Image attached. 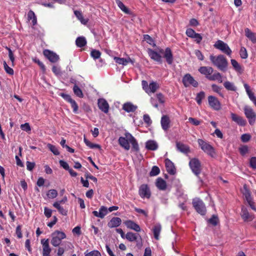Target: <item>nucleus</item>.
Returning <instances> with one entry per match:
<instances>
[{
  "instance_id": "obj_1",
  "label": "nucleus",
  "mask_w": 256,
  "mask_h": 256,
  "mask_svg": "<svg viewBox=\"0 0 256 256\" xmlns=\"http://www.w3.org/2000/svg\"><path fill=\"white\" fill-rule=\"evenodd\" d=\"M148 53L151 59L160 64H162V57L160 54H164V58L166 59V62L168 64H172L173 62V54L170 48H166L164 50L160 48L158 52L151 48H148Z\"/></svg>"
},
{
  "instance_id": "obj_2",
  "label": "nucleus",
  "mask_w": 256,
  "mask_h": 256,
  "mask_svg": "<svg viewBox=\"0 0 256 256\" xmlns=\"http://www.w3.org/2000/svg\"><path fill=\"white\" fill-rule=\"evenodd\" d=\"M210 60L212 64L219 70L224 72L226 70L228 66V62L224 55L219 54L215 56L212 54L210 56Z\"/></svg>"
},
{
  "instance_id": "obj_3",
  "label": "nucleus",
  "mask_w": 256,
  "mask_h": 256,
  "mask_svg": "<svg viewBox=\"0 0 256 256\" xmlns=\"http://www.w3.org/2000/svg\"><path fill=\"white\" fill-rule=\"evenodd\" d=\"M198 142L200 148L208 155L214 158L216 153L214 148L209 142L202 140L198 139Z\"/></svg>"
},
{
  "instance_id": "obj_4",
  "label": "nucleus",
  "mask_w": 256,
  "mask_h": 256,
  "mask_svg": "<svg viewBox=\"0 0 256 256\" xmlns=\"http://www.w3.org/2000/svg\"><path fill=\"white\" fill-rule=\"evenodd\" d=\"M142 86L144 92L149 95L150 94L154 93L160 88L159 84L157 82L154 81H152L150 84H148L147 81L142 80Z\"/></svg>"
},
{
  "instance_id": "obj_5",
  "label": "nucleus",
  "mask_w": 256,
  "mask_h": 256,
  "mask_svg": "<svg viewBox=\"0 0 256 256\" xmlns=\"http://www.w3.org/2000/svg\"><path fill=\"white\" fill-rule=\"evenodd\" d=\"M192 206L196 212L202 216L206 214V209L203 201L199 198H196L192 200Z\"/></svg>"
},
{
  "instance_id": "obj_6",
  "label": "nucleus",
  "mask_w": 256,
  "mask_h": 256,
  "mask_svg": "<svg viewBox=\"0 0 256 256\" xmlns=\"http://www.w3.org/2000/svg\"><path fill=\"white\" fill-rule=\"evenodd\" d=\"M189 166L192 172L198 176L202 171L201 163L197 158H192L189 162Z\"/></svg>"
},
{
  "instance_id": "obj_7",
  "label": "nucleus",
  "mask_w": 256,
  "mask_h": 256,
  "mask_svg": "<svg viewBox=\"0 0 256 256\" xmlns=\"http://www.w3.org/2000/svg\"><path fill=\"white\" fill-rule=\"evenodd\" d=\"M66 238V235L64 232L56 231L52 234L51 244L54 246H58L61 243L62 240Z\"/></svg>"
},
{
  "instance_id": "obj_8",
  "label": "nucleus",
  "mask_w": 256,
  "mask_h": 256,
  "mask_svg": "<svg viewBox=\"0 0 256 256\" xmlns=\"http://www.w3.org/2000/svg\"><path fill=\"white\" fill-rule=\"evenodd\" d=\"M214 46L228 56H230L232 53L228 44L221 40H218L214 44Z\"/></svg>"
},
{
  "instance_id": "obj_9",
  "label": "nucleus",
  "mask_w": 256,
  "mask_h": 256,
  "mask_svg": "<svg viewBox=\"0 0 256 256\" xmlns=\"http://www.w3.org/2000/svg\"><path fill=\"white\" fill-rule=\"evenodd\" d=\"M244 114L248 119L250 125L252 126L256 122V114L249 106H246L244 108Z\"/></svg>"
},
{
  "instance_id": "obj_10",
  "label": "nucleus",
  "mask_w": 256,
  "mask_h": 256,
  "mask_svg": "<svg viewBox=\"0 0 256 256\" xmlns=\"http://www.w3.org/2000/svg\"><path fill=\"white\" fill-rule=\"evenodd\" d=\"M182 82L186 88L190 86L196 88L198 85V82L190 74H186L183 76Z\"/></svg>"
},
{
  "instance_id": "obj_11",
  "label": "nucleus",
  "mask_w": 256,
  "mask_h": 256,
  "mask_svg": "<svg viewBox=\"0 0 256 256\" xmlns=\"http://www.w3.org/2000/svg\"><path fill=\"white\" fill-rule=\"evenodd\" d=\"M208 99L209 106L212 109L216 110H219L221 109V104L218 98L212 96H210Z\"/></svg>"
},
{
  "instance_id": "obj_12",
  "label": "nucleus",
  "mask_w": 256,
  "mask_h": 256,
  "mask_svg": "<svg viewBox=\"0 0 256 256\" xmlns=\"http://www.w3.org/2000/svg\"><path fill=\"white\" fill-rule=\"evenodd\" d=\"M138 194L142 198H150L151 192L148 184H142L140 186L138 190Z\"/></svg>"
},
{
  "instance_id": "obj_13",
  "label": "nucleus",
  "mask_w": 256,
  "mask_h": 256,
  "mask_svg": "<svg viewBox=\"0 0 256 256\" xmlns=\"http://www.w3.org/2000/svg\"><path fill=\"white\" fill-rule=\"evenodd\" d=\"M44 55L52 62H56L59 59L58 56L48 50H45L43 52Z\"/></svg>"
},
{
  "instance_id": "obj_14",
  "label": "nucleus",
  "mask_w": 256,
  "mask_h": 256,
  "mask_svg": "<svg viewBox=\"0 0 256 256\" xmlns=\"http://www.w3.org/2000/svg\"><path fill=\"white\" fill-rule=\"evenodd\" d=\"M40 242L42 246V256H50L52 250L49 245L48 239H42Z\"/></svg>"
},
{
  "instance_id": "obj_15",
  "label": "nucleus",
  "mask_w": 256,
  "mask_h": 256,
  "mask_svg": "<svg viewBox=\"0 0 256 256\" xmlns=\"http://www.w3.org/2000/svg\"><path fill=\"white\" fill-rule=\"evenodd\" d=\"M130 134L129 132H126L124 135L125 137L120 136L119 138L118 142L119 144L126 150H129L130 148V146L129 139L127 138L126 134Z\"/></svg>"
},
{
  "instance_id": "obj_16",
  "label": "nucleus",
  "mask_w": 256,
  "mask_h": 256,
  "mask_svg": "<svg viewBox=\"0 0 256 256\" xmlns=\"http://www.w3.org/2000/svg\"><path fill=\"white\" fill-rule=\"evenodd\" d=\"M214 68L210 66H200L198 71L202 74L204 75L206 78L208 80V78L214 72Z\"/></svg>"
},
{
  "instance_id": "obj_17",
  "label": "nucleus",
  "mask_w": 256,
  "mask_h": 256,
  "mask_svg": "<svg viewBox=\"0 0 256 256\" xmlns=\"http://www.w3.org/2000/svg\"><path fill=\"white\" fill-rule=\"evenodd\" d=\"M240 216L244 222H250L254 218L252 215L249 213L248 209L244 206L242 207Z\"/></svg>"
},
{
  "instance_id": "obj_18",
  "label": "nucleus",
  "mask_w": 256,
  "mask_h": 256,
  "mask_svg": "<svg viewBox=\"0 0 256 256\" xmlns=\"http://www.w3.org/2000/svg\"><path fill=\"white\" fill-rule=\"evenodd\" d=\"M98 107L104 112L106 114L109 110V105L106 100L104 98H100L98 100Z\"/></svg>"
},
{
  "instance_id": "obj_19",
  "label": "nucleus",
  "mask_w": 256,
  "mask_h": 256,
  "mask_svg": "<svg viewBox=\"0 0 256 256\" xmlns=\"http://www.w3.org/2000/svg\"><path fill=\"white\" fill-rule=\"evenodd\" d=\"M230 115L232 120L239 126H244L246 124V121L242 117L234 113H231Z\"/></svg>"
},
{
  "instance_id": "obj_20",
  "label": "nucleus",
  "mask_w": 256,
  "mask_h": 256,
  "mask_svg": "<svg viewBox=\"0 0 256 256\" xmlns=\"http://www.w3.org/2000/svg\"><path fill=\"white\" fill-rule=\"evenodd\" d=\"M170 118L167 115H164L161 118L160 124L162 128L166 131L170 128Z\"/></svg>"
},
{
  "instance_id": "obj_21",
  "label": "nucleus",
  "mask_w": 256,
  "mask_h": 256,
  "mask_svg": "<svg viewBox=\"0 0 256 256\" xmlns=\"http://www.w3.org/2000/svg\"><path fill=\"white\" fill-rule=\"evenodd\" d=\"M165 165L166 171L170 174H174L176 173V168L174 163L169 159L165 160Z\"/></svg>"
},
{
  "instance_id": "obj_22",
  "label": "nucleus",
  "mask_w": 256,
  "mask_h": 256,
  "mask_svg": "<svg viewBox=\"0 0 256 256\" xmlns=\"http://www.w3.org/2000/svg\"><path fill=\"white\" fill-rule=\"evenodd\" d=\"M124 224L130 229L133 230L136 232L140 231V226L132 220H126Z\"/></svg>"
},
{
  "instance_id": "obj_23",
  "label": "nucleus",
  "mask_w": 256,
  "mask_h": 256,
  "mask_svg": "<svg viewBox=\"0 0 256 256\" xmlns=\"http://www.w3.org/2000/svg\"><path fill=\"white\" fill-rule=\"evenodd\" d=\"M126 136L127 138L129 139V142L132 145V150L136 152H138L140 148L136 139L130 134H128Z\"/></svg>"
},
{
  "instance_id": "obj_24",
  "label": "nucleus",
  "mask_w": 256,
  "mask_h": 256,
  "mask_svg": "<svg viewBox=\"0 0 256 256\" xmlns=\"http://www.w3.org/2000/svg\"><path fill=\"white\" fill-rule=\"evenodd\" d=\"M122 220L120 218L114 217L108 223V226L110 228H116L120 226Z\"/></svg>"
},
{
  "instance_id": "obj_25",
  "label": "nucleus",
  "mask_w": 256,
  "mask_h": 256,
  "mask_svg": "<svg viewBox=\"0 0 256 256\" xmlns=\"http://www.w3.org/2000/svg\"><path fill=\"white\" fill-rule=\"evenodd\" d=\"M244 88L246 90L247 94L249 98L254 102V104L256 106V97L254 96V94L252 92L250 87L248 84L245 83L244 84Z\"/></svg>"
},
{
  "instance_id": "obj_26",
  "label": "nucleus",
  "mask_w": 256,
  "mask_h": 256,
  "mask_svg": "<svg viewBox=\"0 0 256 256\" xmlns=\"http://www.w3.org/2000/svg\"><path fill=\"white\" fill-rule=\"evenodd\" d=\"M246 36L250 40L253 44H256V34L252 32L248 28H246L244 30Z\"/></svg>"
},
{
  "instance_id": "obj_27",
  "label": "nucleus",
  "mask_w": 256,
  "mask_h": 256,
  "mask_svg": "<svg viewBox=\"0 0 256 256\" xmlns=\"http://www.w3.org/2000/svg\"><path fill=\"white\" fill-rule=\"evenodd\" d=\"M156 185L160 190H166L167 186L166 182L162 178H158L156 179Z\"/></svg>"
},
{
  "instance_id": "obj_28",
  "label": "nucleus",
  "mask_w": 256,
  "mask_h": 256,
  "mask_svg": "<svg viewBox=\"0 0 256 256\" xmlns=\"http://www.w3.org/2000/svg\"><path fill=\"white\" fill-rule=\"evenodd\" d=\"M116 62L123 66L127 65L129 62L133 63L132 60H131L130 58H120L118 57L115 56L114 58Z\"/></svg>"
},
{
  "instance_id": "obj_29",
  "label": "nucleus",
  "mask_w": 256,
  "mask_h": 256,
  "mask_svg": "<svg viewBox=\"0 0 256 256\" xmlns=\"http://www.w3.org/2000/svg\"><path fill=\"white\" fill-rule=\"evenodd\" d=\"M122 108L128 112H134L137 109V106L130 102H126L123 104Z\"/></svg>"
},
{
  "instance_id": "obj_30",
  "label": "nucleus",
  "mask_w": 256,
  "mask_h": 256,
  "mask_svg": "<svg viewBox=\"0 0 256 256\" xmlns=\"http://www.w3.org/2000/svg\"><path fill=\"white\" fill-rule=\"evenodd\" d=\"M146 148L148 150H156L158 148V145L154 140H149L146 143Z\"/></svg>"
},
{
  "instance_id": "obj_31",
  "label": "nucleus",
  "mask_w": 256,
  "mask_h": 256,
  "mask_svg": "<svg viewBox=\"0 0 256 256\" xmlns=\"http://www.w3.org/2000/svg\"><path fill=\"white\" fill-rule=\"evenodd\" d=\"M162 230L161 225L159 224H156L152 228L154 238L156 240H158L160 239V234Z\"/></svg>"
},
{
  "instance_id": "obj_32",
  "label": "nucleus",
  "mask_w": 256,
  "mask_h": 256,
  "mask_svg": "<svg viewBox=\"0 0 256 256\" xmlns=\"http://www.w3.org/2000/svg\"><path fill=\"white\" fill-rule=\"evenodd\" d=\"M208 80L212 81L218 80L220 83L222 82V76L218 72H216L212 75L211 74L210 76L208 78Z\"/></svg>"
},
{
  "instance_id": "obj_33",
  "label": "nucleus",
  "mask_w": 256,
  "mask_h": 256,
  "mask_svg": "<svg viewBox=\"0 0 256 256\" xmlns=\"http://www.w3.org/2000/svg\"><path fill=\"white\" fill-rule=\"evenodd\" d=\"M86 43V40L84 36H79L76 40V44L78 48L84 46Z\"/></svg>"
},
{
  "instance_id": "obj_34",
  "label": "nucleus",
  "mask_w": 256,
  "mask_h": 256,
  "mask_svg": "<svg viewBox=\"0 0 256 256\" xmlns=\"http://www.w3.org/2000/svg\"><path fill=\"white\" fill-rule=\"evenodd\" d=\"M28 20H32V26H34L36 24H37L36 16L34 12L32 10H30L28 12Z\"/></svg>"
},
{
  "instance_id": "obj_35",
  "label": "nucleus",
  "mask_w": 256,
  "mask_h": 256,
  "mask_svg": "<svg viewBox=\"0 0 256 256\" xmlns=\"http://www.w3.org/2000/svg\"><path fill=\"white\" fill-rule=\"evenodd\" d=\"M176 148L178 150L182 152L188 153L190 152L189 147L182 143L177 142Z\"/></svg>"
},
{
  "instance_id": "obj_36",
  "label": "nucleus",
  "mask_w": 256,
  "mask_h": 256,
  "mask_svg": "<svg viewBox=\"0 0 256 256\" xmlns=\"http://www.w3.org/2000/svg\"><path fill=\"white\" fill-rule=\"evenodd\" d=\"M224 86L228 90L236 92L237 90L234 84L229 81L225 82L224 83Z\"/></svg>"
},
{
  "instance_id": "obj_37",
  "label": "nucleus",
  "mask_w": 256,
  "mask_h": 256,
  "mask_svg": "<svg viewBox=\"0 0 256 256\" xmlns=\"http://www.w3.org/2000/svg\"><path fill=\"white\" fill-rule=\"evenodd\" d=\"M53 206H54L55 208H56L58 212L62 214V216H66L68 214V210H65L62 206L60 205L57 202H54L52 204Z\"/></svg>"
},
{
  "instance_id": "obj_38",
  "label": "nucleus",
  "mask_w": 256,
  "mask_h": 256,
  "mask_svg": "<svg viewBox=\"0 0 256 256\" xmlns=\"http://www.w3.org/2000/svg\"><path fill=\"white\" fill-rule=\"evenodd\" d=\"M74 14L82 24H86L88 22V20L84 18L82 14L80 11L76 10L74 11Z\"/></svg>"
},
{
  "instance_id": "obj_39",
  "label": "nucleus",
  "mask_w": 256,
  "mask_h": 256,
  "mask_svg": "<svg viewBox=\"0 0 256 256\" xmlns=\"http://www.w3.org/2000/svg\"><path fill=\"white\" fill-rule=\"evenodd\" d=\"M242 194L246 202L252 199V198L251 196L250 192V190L248 188L246 185L244 186V191L242 192Z\"/></svg>"
},
{
  "instance_id": "obj_40",
  "label": "nucleus",
  "mask_w": 256,
  "mask_h": 256,
  "mask_svg": "<svg viewBox=\"0 0 256 256\" xmlns=\"http://www.w3.org/2000/svg\"><path fill=\"white\" fill-rule=\"evenodd\" d=\"M232 65V66L234 70L238 72L241 73L242 71L241 66L238 62L234 59L230 60Z\"/></svg>"
},
{
  "instance_id": "obj_41",
  "label": "nucleus",
  "mask_w": 256,
  "mask_h": 256,
  "mask_svg": "<svg viewBox=\"0 0 256 256\" xmlns=\"http://www.w3.org/2000/svg\"><path fill=\"white\" fill-rule=\"evenodd\" d=\"M116 3L119 8L124 13L126 14H130V10L125 6V5L120 0H116Z\"/></svg>"
},
{
  "instance_id": "obj_42",
  "label": "nucleus",
  "mask_w": 256,
  "mask_h": 256,
  "mask_svg": "<svg viewBox=\"0 0 256 256\" xmlns=\"http://www.w3.org/2000/svg\"><path fill=\"white\" fill-rule=\"evenodd\" d=\"M73 92L74 94L78 97L82 98L84 97V94L82 90L78 87V86L74 84L73 87Z\"/></svg>"
},
{
  "instance_id": "obj_43",
  "label": "nucleus",
  "mask_w": 256,
  "mask_h": 256,
  "mask_svg": "<svg viewBox=\"0 0 256 256\" xmlns=\"http://www.w3.org/2000/svg\"><path fill=\"white\" fill-rule=\"evenodd\" d=\"M84 142L90 148H100V145L91 142L86 138H84Z\"/></svg>"
},
{
  "instance_id": "obj_44",
  "label": "nucleus",
  "mask_w": 256,
  "mask_h": 256,
  "mask_svg": "<svg viewBox=\"0 0 256 256\" xmlns=\"http://www.w3.org/2000/svg\"><path fill=\"white\" fill-rule=\"evenodd\" d=\"M204 97L205 93L203 91H201L199 93L197 94L196 98V100L198 105H200L202 104V100L204 99Z\"/></svg>"
},
{
  "instance_id": "obj_45",
  "label": "nucleus",
  "mask_w": 256,
  "mask_h": 256,
  "mask_svg": "<svg viewBox=\"0 0 256 256\" xmlns=\"http://www.w3.org/2000/svg\"><path fill=\"white\" fill-rule=\"evenodd\" d=\"M126 238L130 242H134L136 240L137 236L132 232H128L126 234Z\"/></svg>"
},
{
  "instance_id": "obj_46",
  "label": "nucleus",
  "mask_w": 256,
  "mask_h": 256,
  "mask_svg": "<svg viewBox=\"0 0 256 256\" xmlns=\"http://www.w3.org/2000/svg\"><path fill=\"white\" fill-rule=\"evenodd\" d=\"M47 147L56 156H58L60 154V152L55 146L50 144H47Z\"/></svg>"
},
{
  "instance_id": "obj_47",
  "label": "nucleus",
  "mask_w": 256,
  "mask_h": 256,
  "mask_svg": "<svg viewBox=\"0 0 256 256\" xmlns=\"http://www.w3.org/2000/svg\"><path fill=\"white\" fill-rule=\"evenodd\" d=\"M108 214V209L104 206H102L98 212V214L100 215V218H104Z\"/></svg>"
},
{
  "instance_id": "obj_48",
  "label": "nucleus",
  "mask_w": 256,
  "mask_h": 256,
  "mask_svg": "<svg viewBox=\"0 0 256 256\" xmlns=\"http://www.w3.org/2000/svg\"><path fill=\"white\" fill-rule=\"evenodd\" d=\"M58 192L54 189L49 190L47 192V196L50 198H54L58 196Z\"/></svg>"
},
{
  "instance_id": "obj_49",
  "label": "nucleus",
  "mask_w": 256,
  "mask_h": 256,
  "mask_svg": "<svg viewBox=\"0 0 256 256\" xmlns=\"http://www.w3.org/2000/svg\"><path fill=\"white\" fill-rule=\"evenodd\" d=\"M240 154L242 156H245L248 152V148L246 145H243L238 148Z\"/></svg>"
},
{
  "instance_id": "obj_50",
  "label": "nucleus",
  "mask_w": 256,
  "mask_h": 256,
  "mask_svg": "<svg viewBox=\"0 0 256 256\" xmlns=\"http://www.w3.org/2000/svg\"><path fill=\"white\" fill-rule=\"evenodd\" d=\"M160 172V170L157 166H152V170L150 172V176H154L158 175Z\"/></svg>"
},
{
  "instance_id": "obj_51",
  "label": "nucleus",
  "mask_w": 256,
  "mask_h": 256,
  "mask_svg": "<svg viewBox=\"0 0 256 256\" xmlns=\"http://www.w3.org/2000/svg\"><path fill=\"white\" fill-rule=\"evenodd\" d=\"M240 55L242 58L246 59L248 57L246 49L244 46H242L240 50Z\"/></svg>"
},
{
  "instance_id": "obj_52",
  "label": "nucleus",
  "mask_w": 256,
  "mask_h": 256,
  "mask_svg": "<svg viewBox=\"0 0 256 256\" xmlns=\"http://www.w3.org/2000/svg\"><path fill=\"white\" fill-rule=\"evenodd\" d=\"M4 68L6 71V72L11 76H12L14 74V70L12 68H10L6 64V62L4 61Z\"/></svg>"
},
{
  "instance_id": "obj_53",
  "label": "nucleus",
  "mask_w": 256,
  "mask_h": 256,
  "mask_svg": "<svg viewBox=\"0 0 256 256\" xmlns=\"http://www.w3.org/2000/svg\"><path fill=\"white\" fill-rule=\"evenodd\" d=\"M208 222L214 226H216L218 222V217L216 216L213 215L212 218L209 219Z\"/></svg>"
},
{
  "instance_id": "obj_54",
  "label": "nucleus",
  "mask_w": 256,
  "mask_h": 256,
  "mask_svg": "<svg viewBox=\"0 0 256 256\" xmlns=\"http://www.w3.org/2000/svg\"><path fill=\"white\" fill-rule=\"evenodd\" d=\"M90 55L94 59H98L100 58L101 52L98 50H93L91 51Z\"/></svg>"
},
{
  "instance_id": "obj_55",
  "label": "nucleus",
  "mask_w": 256,
  "mask_h": 256,
  "mask_svg": "<svg viewBox=\"0 0 256 256\" xmlns=\"http://www.w3.org/2000/svg\"><path fill=\"white\" fill-rule=\"evenodd\" d=\"M70 104L71 106H72V108L73 109V112L74 114H77L78 113V104L76 102V101L72 99L70 101Z\"/></svg>"
},
{
  "instance_id": "obj_56",
  "label": "nucleus",
  "mask_w": 256,
  "mask_h": 256,
  "mask_svg": "<svg viewBox=\"0 0 256 256\" xmlns=\"http://www.w3.org/2000/svg\"><path fill=\"white\" fill-rule=\"evenodd\" d=\"M186 34L189 38H192L196 33L193 29L188 28L186 30Z\"/></svg>"
},
{
  "instance_id": "obj_57",
  "label": "nucleus",
  "mask_w": 256,
  "mask_h": 256,
  "mask_svg": "<svg viewBox=\"0 0 256 256\" xmlns=\"http://www.w3.org/2000/svg\"><path fill=\"white\" fill-rule=\"evenodd\" d=\"M212 88L214 92L218 94L220 96L223 97V94L221 93V88L216 84L212 85Z\"/></svg>"
},
{
  "instance_id": "obj_58",
  "label": "nucleus",
  "mask_w": 256,
  "mask_h": 256,
  "mask_svg": "<svg viewBox=\"0 0 256 256\" xmlns=\"http://www.w3.org/2000/svg\"><path fill=\"white\" fill-rule=\"evenodd\" d=\"M59 96H62L66 101L68 102H70V101L72 100L71 96L70 94H66L63 92H60L59 94Z\"/></svg>"
},
{
  "instance_id": "obj_59",
  "label": "nucleus",
  "mask_w": 256,
  "mask_h": 256,
  "mask_svg": "<svg viewBox=\"0 0 256 256\" xmlns=\"http://www.w3.org/2000/svg\"><path fill=\"white\" fill-rule=\"evenodd\" d=\"M250 166L253 170H256V156H252L250 159Z\"/></svg>"
},
{
  "instance_id": "obj_60",
  "label": "nucleus",
  "mask_w": 256,
  "mask_h": 256,
  "mask_svg": "<svg viewBox=\"0 0 256 256\" xmlns=\"http://www.w3.org/2000/svg\"><path fill=\"white\" fill-rule=\"evenodd\" d=\"M5 48L8 50L10 60L13 64L14 62V56L12 50L8 46H6Z\"/></svg>"
},
{
  "instance_id": "obj_61",
  "label": "nucleus",
  "mask_w": 256,
  "mask_h": 256,
  "mask_svg": "<svg viewBox=\"0 0 256 256\" xmlns=\"http://www.w3.org/2000/svg\"><path fill=\"white\" fill-rule=\"evenodd\" d=\"M251 138V136L248 134H244L241 136V140L243 142H248Z\"/></svg>"
},
{
  "instance_id": "obj_62",
  "label": "nucleus",
  "mask_w": 256,
  "mask_h": 256,
  "mask_svg": "<svg viewBox=\"0 0 256 256\" xmlns=\"http://www.w3.org/2000/svg\"><path fill=\"white\" fill-rule=\"evenodd\" d=\"M188 122H190L191 124H192L194 126H198L200 125L202 122L200 120H199L195 118H188Z\"/></svg>"
},
{
  "instance_id": "obj_63",
  "label": "nucleus",
  "mask_w": 256,
  "mask_h": 256,
  "mask_svg": "<svg viewBox=\"0 0 256 256\" xmlns=\"http://www.w3.org/2000/svg\"><path fill=\"white\" fill-rule=\"evenodd\" d=\"M26 168L28 170L32 171L36 166V164L34 162H30L27 161L26 162Z\"/></svg>"
},
{
  "instance_id": "obj_64",
  "label": "nucleus",
  "mask_w": 256,
  "mask_h": 256,
  "mask_svg": "<svg viewBox=\"0 0 256 256\" xmlns=\"http://www.w3.org/2000/svg\"><path fill=\"white\" fill-rule=\"evenodd\" d=\"M84 256H101V254L98 250H94L86 254Z\"/></svg>"
}]
</instances>
